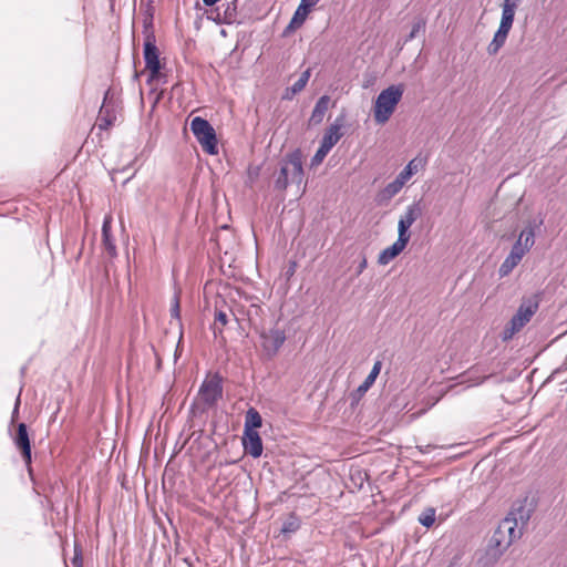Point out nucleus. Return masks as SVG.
Returning <instances> with one entry per match:
<instances>
[{
	"label": "nucleus",
	"mask_w": 567,
	"mask_h": 567,
	"mask_svg": "<svg viewBox=\"0 0 567 567\" xmlns=\"http://www.w3.org/2000/svg\"><path fill=\"white\" fill-rule=\"evenodd\" d=\"M16 446L21 451L22 458L28 467L31 465V443L25 423H19L13 437Z\"/></svg>",
	"instance_id": "9"
},
{
	"label": "nucleus",
	"mask_w": 567,
	"mask_h": 567,
	"mask_svg": "<svg viewBox=\"0 0 567 567\" xmlns=\"http://www.w3.org/2000/svg\"><path fill=\"white\" fill-rule=\"evenodd\" d=\"M224 8H216V17L214 21L218 24H233L237 20V4L228 2Z\"/></svg>",
	"instance_id": "19"
},
{
	"label": "nucleus",
	"mask_w": 567,
	"mask_h": 567,
	"mask_svg": "<svg viewBox=\"0 0 567 567\" xmlns=\"http://www.w3.org/2000/svg\"><path fill=\"white\" fill-rule=\"evenodd\" d=\"M262 425L260 413L255 408H249L245 415L244 431H256Z\"/></svg>",
	"instance_id": "27"
},
{
	"label": "nucleus",
	"mask_w": 567,
	"mask_h": 567,
	"mask_svg": "<svg viewBox=\"0 0 567 567\" xmlns=\"http://www.w3.org/2000/svg\"><path fill=\"white\" fill-rule=\"evenodd\" d=\"M310 11H311V8L308 6V3H303L302 1H300L297 10L295 11V13L289 22L288 29H297V28L301 27L303 24V22L306 21L308 14L310 13Z\"/></svg>",
	"instance_id": "23"
},
{
	"label": "nucleus",
	"mask_w": 567,
	"mask_h": 567,
	"mask_svg": "<svg viewBox=\"0 0 567 567\" xmlns=\"http://www.w3.org/2000/svg\"><path fill=\"white\" fill-rule=\"evenodd\" d=\"M344 124V115H339L334 122L326 130L320 144L324 145V147H328L332 150V147L341 140L343 136V133L341 132V128Z\"/></svg>",
	"instance_id": "15"
},
{
	"label": "nucleus",
	"mask_w": 567,
	"mask_h": 567,
	"mask_svg": "<svg viewBox=\"0 0 567 567\" xmlns=\"http://www.w3.org/2000/svg\"><path fill=\"white\" fill-rule=\"evenodd\" d=\"M143 56L145 68L150 72L148 82L156 80L161 73L162 64L159 60V50L156 45V40L144 41L143 43Z\"/></svg>",
	"instance_id": "5"
},
{
	"label": "nucleus",
	"mask_w": 567,
	"mask_h": 567,
	"mask_svg": "<svg viewBox=\"0 0 567 567\" xmlns=\"http://www.w3.org/2000/svg\"><path fill=\"white\" fill-rule=\"evenodd\" d=\"M190 131L204 152L209 155L218 154V141L213 125L202 116H195L190 122Z\"/></svg>",
	"instance_id": "3"
},
{
	"label": "nucleus",
	"mask_w": 567,
	"mask_h": 567,
	"mask_svg": "<svg viewBox=\"0 0 567 567\" xmlns=\"http://www.w3.org/2000/svg\"><path fill=\"white\" fill-rule=\"evenodd\" d=\"M237 1H238V0H231V2H235V4H237Z\"/></svg>",
	"instance_id": "46"
},
{
	"label": "nucleus",
	"mask_w": 567,
	"mask_h": 567,
	"mask_svg": "<svg viewBox=\"0 0 567 567\" xmlns=\"http://www.w3.org/2000/svg\"><path fill=\"white\" fill-rule=\"evenodd\" d=\"M518 0H504L502 4V18L499 28L511 30L515 19V10L517 8Z\"/></svg>",
	"instance_id": "20"
},
{
	"label": "nucleus",
	"mask_w": 567,
	"mask_h": 567,
	"mask_svg": "<svg viewBox=\"0 0 567 567\" xmlns=\"http://www.w3.org/2000/svg\"><path fill=\"white\" fill-rule=\"evenodd\" d=\"M215 320L220 322L223 326L227 324V322H228L227 313L224 312L223 310L217 311L215 313Z\"/></svg>",
	"instance_id": "37"
},
{
	"label": "nucleus",
	"mask_w": 567,
	"mask_h": 567,
	"mask_svg": "<svg viewBox=\"0 0 567 567\" xmlns=\"http://www.w3.org/2000/svg\"><path fill=\"white\" fill-rule=\"evenodd\" d=\"M518 331L519 330H513V324H511V322H509L508 326L504 329L503 340H507V339L512 338Z\"/></svg>",
	"instance_id": "38"
},
{
	"label": "nucleus",
	"mask_w": 567,
	"mask_h": 567,
	"mask_svg": "<svg viewBox=\"0 0 567 567\" xmlns=\"http://www.w3.org/2000/svg\"><path fill=\"white\" fill-rule=\"evenodd\" d=\"M534 238L535 233L532 227L522 230L508 256L504 259L498 268V275L501 278L508 276L512 270L520 262L525 254L533 247L535 243Z\"/></svg>",
	"instance_id": "2"
},
{
	"label": "nucleus",
	"mask_w": 567,
	"mask_h": 567,
	"mask_svg": "<svg viewBox=\"0 0 567 567\" xmlns=\"http://www.w3.org/2000/svg\"><path fill=\"white\" fill-rule=\"evenodd\" d=\"M538 309V302L528 301L527 303H522L516 313L511 319V324H513V330H520L526 323H528L532 317Z\"/></svg>",
	"instance_id": "13"
},
{
	"label": "nucleus",
	"mask_w": 567,
	"mask_h": 567,
	"mask_svg": "<svg viewBox=\"0 0 567 567\" xmlns=\"http://www.w3.org/2000/svg\"><path fill=\"white\" fill-rule=\"evenodd\" d=\"M295 94H291L289 87H287L282 94V100H291Z\"/></svg>",
	"instance_id": "43"
},
{
	"label": "nucleus",
	"mask_w": 567,
	"mask_h": 567,
	"mask_svg": "<svg viewBox=\"0 0 567 567\" xmlns=\"http://www.w3.org/2000/svg\"><path fill=\"white\" fill-rule=\"evenodd\" d=\"M511 30H506L504 28H499L497 29V31L495 32L491 43L488 44L487 47V52L488 54L491 55H495L499 50L505 44L506 42V39L508 37V33H509Z\"/></svg>",
	"instance_id": "24"
},
{
	"label": "nucleus",
	"mask_w": 567,
	"mask_h": 567,
	"mask_svg": "<svg viewBox=\"0 0 567 567\" xmlns=\"http://www.w3.org/2000/svg\"><path fill=\"white\" fill-rule=\"evenodd\" d=\"M154 8L148 6L145 12L143 13V37L144 41L156 40L154 32Z\"/></svg>",
	"instance_id": "22"
},
{
	"label": "nucleus",
	"mask_w": 567,
	"mask_h": 567,
	"mask_svg": "<svg viewBox=\"0 0 567 567\" xmlns=\"http://www.w3.org/2000/svg\"><path fill=\"white\" fill-rule=\"evenodd\" d=\"M419 164L416 158L411 159L406 166L396 176L404 184L419 171Z\"/></svg>",
	"instance_id": "29"
},
{
	"label": "nucleus",
	"mask_w": 567,
	"mask_h": 567,
	"mask_svg": "<svg viewBox=\"0 0 567 567\" xmlns=\"http://www.w3.org/2000/svg\"><path fill=\"white\" fill-rule=\"evenodd\" d=\"M260 339L266 353L274 357L278 353L287 338L285 330L275 327L268 331H262L260 333Z\"/></svg>",
	"instance_id": "7"
},
{
	"label": "nucleus",
	"mask_w": 567,
	"mask_h": 567,
	"mask_svg": "<svg viewBox=\"0 0 567 567\" xmlns=\"http://www.w3.org/2000/svg\"><path fill=\"white\" fill-rule=\"evenodd\" d=\"M330 151H331L330 148L324 147V145L320 144L317 152L315 153V155L311 158V166L313 167V166H318L319 164H321Z\"/></svg>",
	"instance_id": "33"
},
{
	"label": "nucleus",
	"mask_w": 567,
	"mask_h": 567,
	"mask_svg": "<svg viewBox=\"0 0 567 567\" xmlns=\"http://www.w3.org/2000/svg\"><path fill=\"white\" fill-rule=\"evenodd\" d=\"M310 75H311V70L310 69H307L306 71H303L301 73V75L299 76V80L301 82H305V84L308 83L309 79H310Z\"/></svg>",
	"instance_id": "40"
},
{
	"label": "nucleus",
	"mask_w": 567,
	"mask_h": 567,
	"mask_svg": "<svg viewBox=\"0 0 567 567\" xmlns=\"http://www.w3.org/2000/svg\"><path fill=\"white\" fill-rule=\"evenodd\" d=\"M405 184L395 177L394 181L389 183L379 194L381 200H389L392 197H394L396 194L400 193V190L403 188Z\"/></svg>",
	"instance_id": "28"
},
{
	"label": "nucleus",
	"mask_w": 567,
	"mask_h": 567,
	"mask_svg": "<svg viewBox=\"0 0 567 567\" xmlns=\"http://www.w3.org/2000/svg\"><path fill=\"white\" fill-rule=\"evenodd\" d=\"M241 443L245 453L254 458L261 456L264 451L262 440L257 431H244Z\"/></svg>",
	"instance_id": "14"
},
{
	"label": "nucleus",
	"mask_w": 567,
	"mask_h": 567,
	"mask_svg": "<svg viewBox=\"0 0 567 567\" xmlns=\"http://www.w3.org/2000/svg\"><path fill=\"white\" fill-rule=\"evenodd\" d=\"M330 103L329 95H322L318 99L309 118L310 125H319L322 123L326 112L328 111Z\"/></svg>",
	"instance_id": "21"
},
{
	"label": "nucleus",
	"mask_w": 567,
	"mask_h": 567,
	"mask_svg": "<svg viewBox=\"0 0 567 567\" xmlns=\"http://www.w3.org/2000/svg\"><path fill=\"white\" fill-rule=\"evenodd\" d=\"M462 559V554H455L449 563L447 567H460V561Z\"/></svg>",
	"instance_id": "39"
},
{
	"label": "nucleus",
	"mask_w": 567,
	"mask_h": 567,
	"mask_svg": "<svg viewBox=\"0 0 567 567\" xmlns=\"http://www.w3.org/2000/svg\"><path fill=\"white\" fill-rule=\"evenodd\" d=\"M403 93L402 84H392L378 94L373 105V117L378 124H384L390 120Z\"/></svg>",
	"instance_id": "1"
},
{
	"label": "nucleus",
	"mask_w": 567,
	"mask_h": 567,
	"mask_svg": "<svg viewBox=\"0 0 567 567\" xmlns=\"http://www.w3.org/2000/svg\"><path fill=\"white\" fill-rule=\"evenodd\" d=\"M20 395H21V392L18 394L17 399H16V403H14V408H13V412H12V420H14V417L18 415L19 413V406H20Z\"/></svg>",
	"instance_id": "41"
},
{
	"label": "nucleus",
	"mask_w": 567,
	"mask_h": 567,
	"mask_svg": "<svg viewBox=\"0 0 567 567\" xmlns=\"http://www.w3.org/2000/svg\"><path fill=\"white\" fill-rule=\"evenodd\" d=\"M99 127L101 130H107L116 121V105L110 101V91L107 90L104 94L103 103L99 112Z\"/></svg>",
	"instance_id": "11"
},
{
	"label": "nucleus",
	"mask_w": 567,
	"mask_h": 567,
	"mask_svg": "<svg viewBox=\"0 0 567 567\" xmlns=\"http://www.w3.org/2000/svg\"><path fill=\"white\" fill-rule=\"evenodd\" d=\"M112 215L107 214L103 218L102 223V243L105 251L111 258H115L117 256V249L112 236Z\"/></svg>",
	"instance_id": "17"
},
{
	"label": "nucleus",
	"mask_w": 567,
	"mask_h": 567,
	"mask_svg": "<svg viewBox=\"0 0 567 567\" xmlns=\"http://www.w3.org/2000/svg\"><path fill=\"white\" fill-rule=\"evenodd\" d=\"M300 528V519L299 517L291 513L288 518L282 523V526H281V533L287 535V534H292L295 532H297L298 529Z\"/></svg>",
	"instance_id": "30"
},
{
	"label": "nucleus",
	"mask_w": 567,
	"mask_h": 567,
	"mask_svg": "<svg viewBox=\"0 0 567 567\" xmlns=\"http://www.w3.org/2000/svg\"><path fill=\"white\" fill-rule=\"evenodd\" d=\"M506 543H507L506 534L504 533V534L497 535V528H496L488 542V545L486 548V557L493 563L497 561L503 556V554L507 550V548L511 546V545H507Z\"/></svg>",
	"instance_id": "10"
},
{
	"label": "nucleus",
	"mask_w": 567,
	"mask_h": 567,
	"mask_svg": "<svg viewBox=\"0 0 567 567\" xmlns=\"http://www.w3.org/2000/svg\"><path fill=\"white\" fill-rule=\"evenodd\" d=\"M417 520L426 528L432 527L435 523V509L433 507L425 508L419 516Z\"/></svg>",
	"instance_id": "31"
},
{
	"label": "nucleus",
	"mask_w": 567,
	"mask_h": 567,
	"mask_svg": "<svg viewBox=\"0 0 567 567\" xmlns=\"http://www.w3.org/2000/svg\"><path fill=\"white\" fill-rule=\"evenodd\" d=\"M289 172H290V168L287 163V157L285 156L281 161L279 173L276 176L275 183H274V186L277 190L284 192L287 189V187L289 185V178H288Z\"/></svg>",
	"instance_id": "25"
},
{
	"label": "nucleus",
	"mask_w": 567,
	"mask_h": 567,
	"mask_svg": "<svg viewBox=\"0 0 567 567\" xmlns=\"http://www.w3.org/2000/svg\"><path fill=\"white\" fill-rule=\"evenodd\" d=\"M524 527L515 523L512 518L506 516L497 526V535L506 534L507 545H512L515 540L519 539L523 535Z\"/></svg>",
	"instance_id": "18"
},
{
	"label": "nucleus",
	"mask_w": 567,
	"mask_h": 567,
	"mask_svg": "<svg viewBox=\"0 0 567 567\" xmlns=\"http://www.w3.org/2000/svg\"><path fill=\"white\" fill-rule=\"evenodd\" d=\"M171 317L181 321V303H179V295L178 292L174 293L171 305Z\"/></svg>",
	"instance_id": "34"
},
{
	"label": "nucleus",
	"mask_w": 567,
	"mask_h": 567,
	"mask_svg": "<svg viewBox=\"0 0 567 567\" xmlns=\"http://www.w3.org/2000/svg\"><path fill=\"white\" fill-rule=\"evenodd\" d=\"M223 378L219 373H215L203 381L198 394L207 406H213L223 398Z\"/></svg>",
	"instance_id": "4"
},
{
	"label": "nucleus",
	"mask_w": 567,
	"mask_h": 567,
	"mask_svg": "<svg viewBox=\"0 0 567 567\" xmlns=\"http://www.w3.org/2000/svg\"><path fill=\"white\" fill-rule=\"evenodd\" d=\"M425 20L420 18L417 19L413 25H412V29L410 31V33L406 35L405 40H404V43H408L410 41H412L416 35L417 33L421 31V30H424L425 29Z\"/></svg>",
	"instance_id": "32"
},
{
	"label": "nucleus",
	"mask_w": 567,
	"mask_h": 567,
	"mask_svg": "<svg viewBox=\"0 0 567 567\" xmlns=\"http://www.w3.org/2000/svg\"><path fill=\"white\" fill-rule=\"evenodd\" d=\"M382 368V362L380 360H377L370 371V373L367 375L364 381L358 386L357 392L359 394H364L375 382L378 375L380 374Z\"/></svg>",
	"instance_id": "26"
},
{
	"label": "nucleus",
	"mask_w": 567,
	"mask_h": 567,
	"mask_svg": "<svg viewBox=\"0 0 567 567\" xmlns=\"http://www.w3.org/2000/svg\"><path fill=\"white\" fill-rule=\"evenodd\" d=\"M367 265H368L367 258L362 257V260L360 261L358 269H357V275L362 274V271L367 268Z\"/></svg>",
	"instance_id": "42"
},
{
	"label": "nucleus",
	"mask_w": 567,
	"mask_h": 567,
	"mask_svg": "<svg viewBox=\"0 0 567 567\" xmlns=\"http://www.w3.org/2000/svg\"><path fill=\"white\" fill-rule=\"evenodd\" d=\"M410 239L398 235V239L389 247L383 249L378 257L379 265L385 266L396 258L408 246Z\"/></svg>",
	"instance_id": "16"
},
{
	"label": "nucleus",
	"mask_w": 567,
	"mask_h": 567,
	"mask_svg": "<svg viewBox=\"0 0 567 567\" xmlns=\"http://www.w3.org/2000/svg\"><path fill=\"white\" fill-rule=\"evenodd\" d=\"M422 215V208L419 202H414L409 205L404 214L400 217L398 223V235L403 236L408 239L411 238L410 227L415 220Z\"/></svg>",
	"instance_id": "8"
},
{
	"label": "nucleus",
	"mask_w": 567,
	"mask_h": 567,
	"mask_svg": "<svg viewBox=\"0 0 567 567\" xmlns=\"http://www.w3.org/2000/svg\"><path fill=\"white\" fill-rule=\"evenodd\" d=\"M287 163L290 168L291 183L300 185L305 178V171L302 166V153L299 148L293 150L292 152L286 155Z\"/></svg>",
	"instance_id": "12"
},
{
	"label": "nucleus",
	"mask_w": 567,
	"mask_h": 567,
	"mask_svg": "<svg viewBox=\"0 0 567 567\" xmlns=\"http://www.w3.org/2000/svg\"><path fill=\"white\" fill-rule=\"evenodd\" d=\"M182 338H183V334H181V337H179V339H178V343H177V346H176V350H175V359H177V357L179 355V354H178V351H179V347H181Z\"/></svg>",
	"instance_id": "45"
},
{
	"label": "nucleus",
	"mask_w": 567,
	"mask_h": 567,
	"mask_svg": "<svg viewBox=\"0 0 567 567\" xmlns=\"http://www.w3.org/2000/svg\"><path fill=\"white\" fill-rule=\"evenodd\" d=\"M303 3H308V6L312 9L320 0H301Z\"/></svg>",
	"instance_id": "44"
},
{
	"label": "nucleus",
	"mask_w": 567,
	"mask_h": 567,
	"mask_svg": "<svg viewBox=\"0 0 567 567\" xmlns=\"http://www.w3.org/2000/svg\"><path fill=\"white\" fill-rule=\"evenodd\" d=\"M71 563H72L73 567H83L82 566V550L78 545L74 546V555H73Z\"/></svg>",
	"instance_id": "35"
},
{
	"label": "nucleus",
	"mask_w": 567,
	"mask_h": 567,
	"mask_svg": "<svg viewBox=\"0 0 567 567\" xmlns=\"http://www.w3.org/2000/svg\"><path fill=\"white\" fill-rule=\"evenodd\" d=\"M535 511V504L533 499H529L528 496L516 499L507 516L512 518L515 523L525 528L528 524L533 512Z\"/></svg>",
	"instance_id": "6"
},
{
	"label": "nucleus",
	"mask_w": 567,
	"mask_h": 567,
	"mask_svg": "<svg viewBox=\"0 0 567 567\" xmlns=\"http://www.w3.org/2000/svg\"><path fill=\"white\" fill-rule=\"evenodd\" d=\"M306 85L307 84H305V82H301L298 79L291 86H289V90H290L291 94H298L306 87Z\"/></svg>",
	"instance_id": "36"
}]
</instances>
